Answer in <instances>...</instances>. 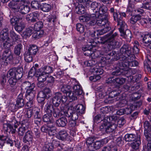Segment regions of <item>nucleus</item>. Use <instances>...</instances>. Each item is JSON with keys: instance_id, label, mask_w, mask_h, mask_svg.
Instances as JSON below:
<instances>
[{"instance_id": "1", "label": "nucleus", "mask_w": 151, "mask_h": 151, "mask_svg": "<svg viewBox=\"0 0 151 151\" xmlns=\"http://www.w3.org/2000/svg\"><path fill=\"white\" fill-rule=\"evenodd\" d=\"M98 9L96 14H85L80 16L79 19L81 22H87L90 25H93L96 24L100 26L104 27L101 30L102 33H100L102 35L110 30L111 27L107 20V14H105L107 10L106 7L104 5H101Z\"/></svg>"}, {"instance_id": "2", "label": "nucleus", "mask_w": 151, "mask_h": 151, "mask_svg": "<svg viewBox=\"0 0 151 151\" xmlns=\"http://www.w3.org/2000/svg\"><path fill=\"white\" fill-rule=\"evenodd\" d=\"M116 117L114 116L105 117L100 127V130L107 133L112 132L117 127L116 124Z\"/></svg>"}, {"instance_id": "3", "label": "nucleus", "mask_w": 151, "mask_h": 151, "mask_svg": "<svg viewBox=\"0 0 151 151\" xmlns=\"http://www.w3.org/2000/svg\"><path fill=\"white\" fill-rule=\"evenodd\" d=\"M24 0H13L9 4V6L14 12H19L25 14L30 11V8L26 5Z\"/></svg>"}, {"instance_id": "4", "label": "nucleus", "mask_w": 151, "mask_h": 151, "mask_svg": "<svg viewBox=\"0 0 151 151\" xmlns=\"http://www.w3.org/2000/svg\"><path fill=\"white\" fill-rule=\"evenodd\" d=\"M138 65V62L136 61H132L128 62H122L118 64L117 67H116V71L112 72V74L114 75H119L121 74L125 75L128 73L129 70V67L137 66Z\"/></svg>"}, {"instance_id": "5", "label": "nucleus", "mask_w": 151, "mask_h": 151, "mask_svg": "<svg viewBox=\"0 0 151 151\" xmlns=\"http://www.w3.org/2000/svg\"><path fill=\"white\" fill-rule=\"evenodd\" d=\"M8 30L7 29H5L1 31L0 33V40L3 41V46L5 48H8L12 45V40H10L8 37Z\"/></svg>"}, {"instance_id": "6", "label": "nucleus", "mask_w": 151, "mask_h": 151, "mask_svg": "<svg viewBox=\"0 0 151 151\" xmlns=\"http://www.w3.org/2000/svg\"><path fill=\"white\" fill-rule=\"evenodd\" d=\"M23 86L27 90V97L28 98L30 97L31 99L34 98L36 93L35 85L34 83H31L29 82H25L22 84Z\"/></svg>"}, {"instance_id": "7", "label": "nucleus", "mask_w": 151, "mask_h": 151, "mask_svg": "<svg viewBox=\"0 0 151 151\" xmlns=\"http://www.w3.org/2000/svg\"><path fill=\"white\" fill-rule=\"evenodd\" d=\"M67 100V97L65 96H63L59 92L56 93L55 96L52 98V101L53 105L55 106H58L61 102L64 103Z\"/></svg>"}, {"instance_id": "8", "label": "nucleus", "mask_w": 151, "mask_h": 151, "mask_svg": "<svg viewBox=\"0 0 151 151\" xmlns=\"http://www.w3.org/2000/svg\"><path fill=\"white\" fill-rule=\"evenodd\" d=\"M44 109L46 114H51V115L53 114L55 117H57L59 115V109L56 108H54L51 105H46Z\"/></svg>"}, {"instance_id": "9", "label": "nucleus", "mask_w": 151, "mask_h": 151, "mask_svg": "<svg viewBox=\"0 0 151 151\" xmlns=\"http://www.w3.org/2000/svg\"><path fill=\"white\" fill-rule=\"evenodd\" d=\"M122 25L120 26V28H119V31L121 33V35L123 38L130 40L132 38V35L130 32L129 30H127V32H128V35L125 33L124 31L127 29V25L125 23H123Z\"/></svg>"}, {"instance_id": "10", "label": "nucleus", "mask_w": 151, "mask_h": 151, "mask_svg": "<svg viewBox=\"0 0 151 151\" xmlns=\"http://www.w3.org/2000/svg\"><path fill=\"white\" fill-rule=\"evenodd\" d=\"M29 122L27 120H24L22 121L21 126L18 129V133L20 136H22L24 134L29 126Z\"/></svg>"}, {"instance_id": "11", "label": "nucleus", "mask_w": 151, "mask_h": 151, "mask_svg": "<svg viewBox=\"0 0 151 151\" xmlns=\"http://www.w3.org/2000/svg\"><path fill=\"white\" fill-rule=\"evenodd\" d=\"M54 125L53 124L51 125H48V127H42L41 128L42 131L47 132H48V134L50 136L54 135L56 133V128L54 127Z\"/></svg>"}, {"instance_id": "12", "label": "nucleus", "mask_w": 151, "mask_h": 151, "mask_svg": "<svg viewBox=\"0 0 151 151\" xmlns=\"http://www.w3.org/2000/svg\"><path fill=\"white\" fill-rule=\"evenodd\" d=\"M144 127L145 130L144 132V134L147 141L151 140V137L149 136L150 134H151V127L150 126L148 122L146 121L144 124Z\"/></svg>"}, {"instance_id": "13", "label": "nucleus", "mask_w": 151, "mask_h": 151, "mask_svg": "<svg viewBox=\"0 0 151 151\" xmlns=\"http://www.w3.org/2000/svg\"><path fill=\"white\" fill-rule=\"evenodd\" d=\"M37 73H38L37 76V80L38 81V83H37V86L38 87H41L43 86H42L43 85V82L45 81L47 78L48 77V75H46L43 73H42L40 72L37 70Z\"/></svg>"}, {"instance_id": "14", "label": "nucleus", "mask_w": 151, "mask_h": 151, "mask_svg": "<svg viewBox=\"0 0 151 151\" xmlns=\"http://www.w3.org/2000/svg\"><path fill=\"white\" fill-rule=\"evenodd\" d=\"M39 13L38 12H33L27 15L26 19L28 21L31 22H35L39 19Z\"/></svg>"}, {"instance_id": "15", "label": "nucleus", "mask_w": 151, "mask_h": 151, "mask_svg": "<svg viewBox=\"0 0 151 151\" xmlns=\"http://www.w3.org/2000/svg\"><path fill=\"white\" fill-rule=\"evenodd\" d=\"M33 139L32 133L29 131H27L25 134L23 138V141L30 145L32 143Z\"/></svg>"}, {"instance_id": "16", "label": "nucleus", "mask_w": 151, "mask_h": 151, "mask_svg": "<svg viewBox=\"0 0 151 151\" xmlns=\"http://www.w3.org/2000/svg\"><path fill=\"white\" fill-rule=\"evenodd\" d=\"M68 134L67 132L64 130H60L56 135V137L58 139L65 140L68 138Z\"/></svg>"}, {"instance_id": "17", "label": "nucleus", "mask_w": 151, "mask_h": 151, "mask_svg": "<svg viewBox=\"0 0 151 151\" xmlns=\"http://www.w3.org/2000/svg\"><path fill=\"white\" fill-rule=\"evenodd\" d=\"M117 33L115 32L113 35H106L105 38V41H106L109 42V44L111 45H115L116 44V42H114V38L115 37L117 36Z\"/></svg>"}, {"instance_id": "18", "label": "nucleus", "mask_w": 151, "mask_h": 151, "mask_svg": "<svg viewBox=\"0 0 151 151\" xmlns=\"http://www.w3.org/2000/svg\"><path fill=\"white\" fill-rule=\"evenodd\" d=\"M93 48V46L91 44L87 45L85 47L82 48V50L84 51V54L85 55L87 56H90L91 57V54L92 52V49Z\"/></svg>"}, {"instance_id": "19", "label": "nucleus", "mask_w": 151, "mask_h": 151, "mask_svg": "<svg viewBox=\"0 0 151 151\" xmlns=\"http://www.w3.org/2000/svg\"><path fill=\"white\" fill-rule=\"evenodd\" d=\"M17 124H15L14 128L10 125L8 124H3V128L6 131H12V133H14L16 132V129L17 128Z\"/></svg>"}, {"instance_id": "20", "label": "nucleus", "mask_w": 151, "mask_h": 151, "mask_svg": "<svg viewBox=\"0 0 151 151\" xmlns=\"http://www.w3.org/2000/svg\"><path fill=\"white\" fill-rule=\"evenodd\" d=\"M33 111L35 112V122L36 124L39 123L41 120V115L40 114V109L38 107H35Z\"/></svg>"}, {"instance_id": "21", "label": "nucleus", "mask_w": 151, "mask_h": 151, "mask_svg": "<svg viewBox=\"0 0 151 151\" xmlns=\"http://www.w3.org/2000/svg\"><path fill=\"white\" fill-rule=\"evenodd\" d=\"M143 42L146 44H148V47L151 49V33L144 35L142 39Z\"/></svg>"}, {"instance_id": "22", "label": "nucleus", "mask_w": 151, "mask_h": 151, "mask_svg": "<svg viewBox=\"0 0 151 151\" xmlns=\"http://www.w3.org/2000/svg\"><path fill=\"white\" fill-rule=\"evenodd\" d=\"M38 70L40 71L42 73H43L47 75L49 73H51L53 71L52 67L50 66L47 65L44 66L38 69Z\"/></svg>"}, {"instance_id": "23", "label": "nucleus", "mask_w": 151, "mask_h": 151, "mask_svg": "<svg viewBox=\"0 0 151 151\" xmlns=\"http://www.w3.org/2000/svg\"><path fill=\"white\" fill-rule=\"evenodd\" d=\"M118 12H115L113 14L114 20L118 22V25L120 26L123 25V23H125L122 20V17L121 16L119 13Z\"/></svg>"}, {"instance_id": "24", "label": "nucleus", "mask_w": 151, "mask_h": 151, "mask_svg": "<svg viewBox=\"0 0 151 151\" xmlns=\"http://www.w3.org/2000/svg\"><path fill=\"white\" fill-rule=\"evenodd\" d=\"M51 114H46L43 116V120L45 122H48L49 125L52 124L54 122Z\"/></svg>"}, {"instance_id": "25", "label": "nucleus", "mask_w": 151, "mask_h": 151, "mask_svg": "<svg viewBox=\"0 0 151 151\" xmlns=\"http://www.w3.org/2000/svg\"><path fill=\"white\" fill-rule=\"evenodd\" d=\"M141 143L140 137L138 136L136 139L131 143V145L133 149L137 150L139 148Z\"/></svg>"}, {"instance_id": "26", "label": "nucleus", "mask_w": 151, "mask_h": 151, "mask_svg": "<svg viewBox=\"0 0 151 151\" xmlns=\"http://www.w3.org/2000/svg\"><path fill=\"white\" fill-rule=\"evenodd\" d=\"M67 122L66 118L62 117L56 121V124L59 127H64L66 125Z\"/></svg>"}, {"instance_id": "27", "label": "nucleus", "mask_w": 151, "mask_h": 151, "mask_svg": "<svg viewBox=\"0 0 151 151\" xmlns=\"http://www.w3.org/2000/svg\"><path fill=\"white\" fill-rule=\"evenodd\" d=\"M78 95V94L73 92H73L69 91L66 94V96L68 97L70 101L77 100V97Z\"/></svg>"}, {"instance_id": "28", "label": "nucleus", "mask_w": 151, "mask_h": 151, "mask_svg": "<svg viewBox=\"0 0 151 151\" xmlns=\"http://www.w3.org/2000/svg\"><path fill=\"white\" fill-rule=\"evenodd\" d=\"M17 68H15L10 69L7 73V77L10 78L18 77V76L17 74Z\"/></svg>"}, {"instance_id": "29", "label": "nucleus", "mask_w": 151, "mask_h": 151, "mask_svg": "<svg viewBox=\"0 0 151 151\" xmlns=\"http://www.w3.org/2000/svg\"><path fill=\"white\" fill-rule=\"evenodd\" d=\"M40 9L44 12H47L50 11L51 9L50 5L47 3H43L40 6Z\"/></svg>"}, {"instance_id": "30", "label": "nucleus", "mask_w": 151, "mask_h": 151, "mask_svg": "<svg viewBox=\"0 0 151 151\" xmlns=\"http://www.w3.org/2000/svg\"><path fill=\"white\" fill-rule=\"evenodd\" d=\"M73 92L79 95H81L83 93L82 88L79 84L75 85L73 88Z\"/></svg>"}, {"instance_id": "31", "label": "nucleus", "mask_w": 151, "mask_h": 151, "mask_svg": "<svg viewBox=\"0 0 151 151\" xmlns=\"http://www.w3.org/2000/svg\"><path fill=\"white\" fill-rule=\"evenodd\" d=\"M107 142L108 141L106 139H104L103 141H97L93 144V147L96 149H98L104 143Z\"/></svg>"}, {"instance_id": "32", "label": "nucleus", "mask_w": 151, "mask_h": 151, "mask_svg": "<svg viewBox=\"0 0 151 151\" xmlns=\"http://www.w3.org/2000/svg\"><path fill=\"white\" fill-rule=\"evenodd\" d=\"M38 50V49L37 46L35 45H32L30 46L27 51L31 55H35L36 54Z\"/></svg>"}, {"instance_id": "33", "label": "nucleus", "mask_w": 151, "mask_h": 151, "mask_svg": "<svg viewBox=\"0 0 151 151\" xmlns=\"http://www.w3.org/2000/svg\"><path fill=\"white\" fill-rule=\"evenodd\" d=\"M92 71L94 74L98 75H101L103 73V70L102 68L96 66L92 69Z\"/></svg>"}, {"instance_id": "34", "label": "nucleus", "mask_w": 151, "mask_h": 151, "mask_svg": "<svg viewBox=\"0 0 151 151\" xmlns=\"http://www.w3.org/2000/svg\"><path fill=\"white\" fill-rule=\"evenodd\" d=\"M44 32L43 30L35 31L33 32L32 37L35 38H39L42 36Z\"/></svg>"}, {"instance_id": "35", "label": "nucleus", "mask_w": 151, "mask_h": 151, "mask_svg": "<svg viewBox=\"0 0 151 151\" xmlns=\"http://www.w3.org/2000/svg\"><path fill=\"white\" fill-rule=\"evenodd\" d=\"M24 104V99L22 97L18 96L15 106L18 108L23 107Z\"/></svg>"}, {"instance_id": "36", "label": "nucleus", "mask_w": 151, "mask_h": 151, "mask_svg": "<svg viewBox=\"0 0 151 151\" xmlns=\"http://www.w3.org/2000/svg\"><path fill=\"white\" fill-rule=\"evenodd\" d=\"M134 108L132 104H130L127 106V108L124 109V114H131L133 111L134 110Z\"/></svg>"}, {"instance_id": "37", "label": "nucleus", "mask_w": 151, "mask_h": 151, "mask_svg": "<svg viewBox=\"0 0 151 151\" xmlns=\"http://www.w3.org/2000/svg\"><path fill=\"white\" fill-rule=\"evenodd\" d=\"M53 148L52 144L51 143H46L43 148V151H52Z\"/></svg>"}, {"instance_id": "38", "label": "nucleus", "mask_w": 151, "mask_h": 151, "mask_svg": "<svg viewBox=\"0 0 151 151\" xmlns=\"http://www.w3.org/2000/svg\"><path fill=\"white\" fill-rule=\"evenodd\" d=\"M136 138V136L133 134H127L124 136L125 140L127 142L134 141Z\"/></svg>"}, {"instance_id": "39", "label": "nucleus", "mask_w": 151, "mask_h": 151, "mask_svg": "<svg viewBox=\"0 0 151 151\" xmlns=\"http://www.w3.org/2000/svg\"><path fill=\"white\" fill-rule=\"evenodd\" d=\"M38 73L37 70V71L36 69L34 67H32L29 71L28 73V77H32L34 76H37Z\"/></svg>"}, {"instance_id": "40", "label": "nucleus", "mask_w": 151, "mask_h": 151, "mask_svg": "<svg viewBox=\"0 0 151 151\" xmlns=\"http://www.w3.org/2000/svg\"><path fill=\"white\" fill-rule=\"evenodd\" d=\"M21 75L20 76L17 77H10L9 80V82L11 86H13L15 85L17 81V79H19L21 78Z\"/></svg>"}, {"instance_id": "41", "label": "nucleus", "mask_w": 151, "mask_h": 151, "mask_svg": "<svg viewBox=\"0 0 151 151\" xmlns=\"http://www.w3.org/2000/svg\"><path fill=\"white\" fill-rule=\"evenodd\" d=\"M141 19V16L137 15L132 16L130 19V22L132 24H134L137 21H139Z\"/></svg>"}, {"instance_id": "42", "label": "nucleus", "mask_w": 151, "mask_h": 151, "mask_svg": "<svg viewBox=\"0 0 151 151\" xmlns=\"http://www.w3.org/2000/svg\"><path fill=\"white\" fill-rule=\"evenodd\" d=\"M45 95L42 92H40L39 93L37 98L38 102L41 103L44 101L45 98H47Z\"/></svg>"}, {"instance_id": "43", "label": "nucleus", "mask_w": 151, "mask_h": 151, "mask_svg": "<svg viewBox=\"0 0 151 151\" xmlns=\"http://www.w3.org/2000/svg\"><path fill=\"white\" fill-rule=\"evenodd\" d=\"M101 5L100 3H97L96 2H93L91 4V7L92 9L93 10H95L96 13L99 10V8H100Z\"/></svg>"}, {"instance_id": "44", "label": "nucleus", "mask_w": 151, "mask_h": 151, "mask_svg": "<svg viewBox=\"0 0 151 151\" xmlns=\"http://www.w3.org/2000/svg\"><path fill=\"white\" fill-rule=\"evenodd\" d=\"M24 24L22 23L19 22L15 25L14 28L18 32H19L22 31L24 28Z\"/></svg>"}, {"instance_id": "45", "label": "nucleus", "mask_w": 151, "mask_h": 151, "mask_svg": "<svg viewBox=\"0 0 151 151\" xmlns=\"http://www.w3.org/2000/svg\"><path fill=\"white\" fill-rule=\"evenodd\" d=\"M27 51L25 52L24 53V59L27 62H31L32 60V55Z\"/></svg>"}, {"instance_id": "46", "label": "nucleus", "mask_w": 151, "mask_h": 151, "mask_svg": "<svg viewBox=\"0 0 151 151\" xmlns=\"http://www.w3.org/2000/svg\"><path fill=\"white\" fill-rule=\"evenodd\" d=\"M40 92H42L43 94L45 95V96L47 98H49L51 95V90L49 88H45L42 91Z\"/></svg>"}, {"instance_id": "47", "label": "nucleus", "mask_w": 151, "mask_h": 151, "mask_svg": "<svg viewBox=\"0 0 151 151\" xmlns=\"http://www.w3.org/2000/svg\"><path fill=\"white\" fill-rule=\"evenodd\" d=\"M10 35L11 37L12 38V39H10V40H12V43L14 41L18 40L20 38L19 37L18 35H17L13 31L10 32Z\"/></svg>"}, {"instance_id": "48", "label": "nucleus", "mask_w": 151, "mask_h": 151, "mask_svg": "<svg viewBox=\"0 0 151 151\" xmlns=\"http://www.w3.org/2000/svg\"><path fill=\"white\" fill-rule=\"evenodd\" d=\"M43 27V23L41 22H38L35 24L34 29L35 31L41 30V29Z\"/></svg>"}, {"instance_id": "49", "label": "nucleus", "mask_w": 151, "mask_h": 151, "mask_svg": "<svg viewBox=\"0 0 151 151\" xmlns=\"http://www.w3.org/2000/svg\"><path fill=\"white\" fill-rule=\"evenodd\" d=\"M77 111L82 114L84 113L85 109V107L82 104H79L76 105Z\"/></svg>"}, {"instance_id": "50", "label": "nucleus", "mask_w": 151, "mask_h": 151, "mask_svg": "<svg viewBox=\"0 0 151 151\" xmlns=\"http://www.w3.org/2000/svg\"><path fill=\"white\" fill-rule=\"evenodd\" d=\"M21 18H18L17 17L14 16L10 19V22L13 25H16L20 22Z\"/></svg>"}, {"instance_id": "51", "label": "nucleus", "mask_w": 151, "mask_h": 151, "mask_svg": "<svg viewBox=\"0 0 151 151\" xmlns=\"http://www.w3.org/2000/svg\"><path fill=\"white\" fill-rule=\"evenodd\" d=\"M126 80L124 78H115V84L121 85L124 84Z\"/></svg>"}, {"instance_id": "52", "label": "nucleus", "mask_w": 151, "mask_h": 151, "mask_svg": "<svg viewBox=\"0 0 151 151\" xmlns=\"http://www.w3.org/2000/svg\"><path fill=\"white\" fill-rule=\"evenodd\" d=\"M76 9H78L77 12L78 14H83L85 12V8L82 4H79L78 7L76 8Z\"/></svg>"}, {"instance_id": "53", "label": "nucleus", "mask_w": 151, "mask_h": 151, "mask_svg": "<svg viewBox=\"0 0 151 151\" xmlns=\"http://www.w3.org/2000/svg\"><path fill=\"white\" fill-rule=\"evenodd\" d=\"M22 47V45L21 44H19L14 48V52L17 55H19L21 52V51Z\"/></svg>"}, {"instance_id": "54", "label": "nucleus", "mask_w": 151, "mask_h": 151, "mask_svg": "<svg viewBox=\"0 0 151 151\" xmlns=\"http://www.w3.org/2000/svg\"><path fill=\"white\" fill-rule=\"evenodd\" d=\"M97 63L93 59H92L85 62V64L87 66L91 67L94 66Z\"/></svg>"}, {"instance_id": "55", "label": "nucleus", "mask_w": 151, "mask_h": 151, "mask_svg": "<svg viewBox=\"0 0 151 151\" xmlns=\"http://www.w3.org/2000/svg\"><path fill=\"white\" fill-rule=\"evenodd\" d=\"M70 87L69 86L66 85H64L61 88V91L64 93L67 94V93L69 92L70 89Z\"/></svg>"}, {"instance_id": "56", "label": "nucleus", "mask_w": 151, "mask_h": 151, "mask_svg": "<svg viewBox=\"0 0 151 151\" xmlns=\"http://www.w3.org/2000/svg\"><path fill=\"white\" fill-rule=\"evenodd\" d=\"M77 30L81 33H83L84 31L85 28L83 25L80 23L77 24L76 25Z\"/></svg>"}, {"instance_id": "57", "label": "nucleus", "mask_w": 151, "mask_h": 151, "mask_svg": "<svg viewBox=\"0 0 151 151\" xmlns=\"http://www.w3.org/2000/svg\"><path fill=\"white\" fill-rule=\"evenodd\" d=\"M33 29L32 27H30L26 29V31L24 32L23 34L24 35L27 37L29 36L32 33H33V32H33Z\"/></svg>"}, {"instance_id": "58", "label": "nucleus", "mask_w": 151, "mask_h": 151, "mask_svg": "<svg viewBox=\"0 0 151 151\" xmlns=\"http://www.w3.org/2000/svg\"><path fill=\"white\" fill-rule=\"evenodd\" d=\"M27 99L29 100V101L27 102L26 104L25 107L26 108L29 109L32 107L33 105V99L32 98L31 99L30 97H29V98H28L27 97Z\"/></svg>"}, {"instance_id": "59", "label": "nucleus", "mask_w": 151, "mask_h": 151, "mask_svg": "<svg viewBox=\"0 0 151 151\" xmlns=\"http://www.w3.org/2000/svg\"><path fill=\"white\" fill-rule=\"evenodd\" d=\"M31 7L32 8L37 9L39 8L40 4L39 2L36 1H33L31 2Z\"/></svg>"}, {"instance_id": "60", "label": "nucleus", "mask_w": 151, "mask_h": 151, "mask_svg": "<svg viewBox=\"0 0 151 151\" xmlns=\"http://www.w3.org/2000/svg\"><path fill=\"white\" fill-rule=\"evenodd\" d=\"M11 54V52L10 50L8 49L6 50L3 53V57L2 58V60L10 56V55H12Z\"/></svg>"}, {"instance_id": "61", "label": "nucleus", "mask_w": 151, "mask_h": 151, "mask_svg": "<svg viewBox=\"0 0 151 151\" xmlns=\"http://www.w3.org/2000/svg\"><path fill=\"white\" fill-rule=\"evenodd\" d=\"M144 67L145 70H147L148 72H151V68L150 67L151 62L150 61H148V62H144Z\"/></svg>"}, {"instance_id": "62", "label": "nucleus", "mask_w": 151, "mask_h": 151, "mask_svg": "<svg viewBox=\"0 0 151 151\" xmlns=\"http://www.w3.org/2000/svg\"><path fill=\"white\" fill-rule=\"evenodd\" d=\"M101 53L100 51L98 50H96L95 51H92L91 54V58L95 59L99 57Z\"/></svg>"}, {"instance_id": "63", "label": "nucleus", "mask_w": 151, "mask_h": 151, "mask_svg": "<svg viewBox=\"0 0 151 151\" xmlns=\"http://www.w3.org/2000/svg\"><path fill=\"white\" fill-rule=\"evenodd\" d=\"M76 116V114H73L71 117L72 120L70 121L69 122V124L72 127H74L76 125V122L75 121V120L77 119V118H76V117L74 118V117Z\"/></svg>"}, {"instance_id": "64", "label": "nucleus", "mask_w": 151, "mask_h": 151, "mask_svg": "<svg viewBox=\"0 0 151 151\" xmlns=\"http://www.w3.org/2000/svg\"><path fill=\"white\" fill-rule=\"evenodd\" d=\"M35 107L33 108V110H31V109H28L27 111L25 116L26 117L29 118H30L32 116L33 113L35 114V112L33 111Z\"/></svg>"}]
</instances>
